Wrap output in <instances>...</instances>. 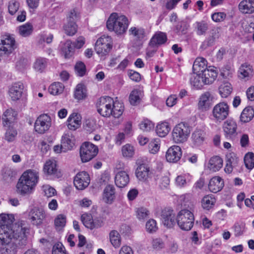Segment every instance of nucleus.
Here are the masks:
<instances>
[{
  "label": "nucleus",
  "instance_id": "obj_1",
  "mask_svg": "<svg viewBox=\"0 0 254 254\" xmlns=\"http://www.w3.org/2000/svg\"><path fill=\"white\" fill-rule=\"evenodd\" d=\"M14 220L12 214L0 215V242L7 243L11 240L12 235L26 232V229L18 224L13 225Z\"/></svg>",
  "mask_w": 254,
  "mask_h": 254
},
{
  "label": "nucleus",
  "instance_id": "obj_2",
  "mask_svg": "<svg viewBox=\"0 0 254 254\" xmlns=\"http://www.w3.org/2000/svg\"><path fill=\"white\" fill-rule=\"evenodd\" d=\"M39 180V173L35 170H28L21 176L16 184V192L21 195L31 194Z\"/></svg>",
  "mask_w": 254,
  "mask_h": 254
},
{
  "label": "nucleus",
  "instance_id": "obj_3",
  "mask_svg": "<svg viewBox=\"0 0 254 254\" xmlns=\"http://www.w3.org/2000/svg\"><path fill=\"white\" fill-rule=\"evenodd\" d=\"M11 240L7 243L0 242L5 248H1L2 254H16L17 250L22 248L27 243V239L25 233H21L20 234L11 236Z\"/></svg>",
  "mask_w": 254,
  "mask_h": 254
},
{
  "label": "nucleus",
  "instance_id": "obj_4",
  "mask_svg": "<svg viewBox=\"0 0 254 254\" xmlns=\"http://www.w3.org/2000/svg\"><path fill=\"white\" fill-rule=\"evenodd\" d=\"M128 26L127 18L124 15L112 13L107 22V27L109 31H114L118 35L124 34Z\"/></svg>",
  "mask_w": 254,
  "mask_h": 254
},
{
  "label": "nucleus",
  "instance_id": "obj_5",
  "mask_svg": "<svg viewBox=\"0 0 254 254\" xmlns=\"http://www.w3.org/2000/svg\"><path fill=\"white\" fill-rule=\"evenodd\" d=\"M194 220L193 214L190 211L182 209L178 213L176 222L182 230L189 231L192 227Z\"/></svg>",
  "mask_w": 254,
  "mask_h": 254
},
{
  "label": "nucleus",
  "instance_id": "obj_6",
  "mask_svg": "<svg viewBox=\"0 0 254 254\" xmlns=\"http://www.w3.org/2000/svg\"><path fill=\"white\" fill-rule=\"evenodd\" d=\"M190 128L187 124L181 123L174 128L172 136L176 143H183L185 142L190 133Z\"/></svg>",
  "mask_w": 254,
  "mask_h": 254
},
{
  "label": "nucleus",
  "instance_id": "obj_7",
  "mask_svg": "<svg viewBox=\"0 0 254 254\" xmlns=\"http://www.w3.org/2000/svg\"><path fill=\"white\" fill-rule=\"evenodd\" d=\"M98 152V147L89 142H85L81 147L80 155L83 162L89 161L96 156Z\"/></svg>",
  "mask_w": 254,
  "mask_h": 254
},
{
  "label": "nucleus",
  "instance_id": "obj_8",
  "mask_svg": "<svg viewBox=\"0 0 254 254\" xmlns=\"http://www.w3.org/2000/svg\"><path fill=\"white\" fill-rule=\"evenodd\" d=\"M113 104V99L110 97H101L97 102L96 107L98 112L103 117H109L112 115L111 106Z\"/></svg>",
  "mask_w": 254,
  "mask_h": 254
},
{
  "label": "nucleus",
  "instance_id": "obj_9",
  "mask_svg": "<svg viewBox=\"0 0 254 254\" xmlns=\"http://www.w3.org/2000/svg\"><path fill=\"white\" fill-rule=\"evenodd\" d=\"M112 48V41L111 37L103 35L96 41L95 50L98 54L106 55Z\"/></svg>",
  "mask_w": 254,
  "mask_h": 254
},
{
  "label": "nucleus",
  "instance_id": "obj_10",
  "mask_svg": "<svg viewBox=\"0 0 254 254\" xmlns=\"http://www.w3.org/2000/svg\"><path fill=\"white\" fill-rule=\"evenodd\" d=\"M229 114V107L225 102H220L216 104L213 109L212 115L214 120L221 122L225 120Z\"/></svg>",
  "mask_w": 254,
  "mask_h": 254
},
{
  "label": "nucleus",
  "instance_id": "obj_11",
  "mask_svg": "<svg viewBox=\"0 0 254 254\" xmlns=\"http://www.w3.org/2000/svg\"><path fill=\"white\" fill-rule=\"evenodd\" d=\"M16 48L15 41L12 35L4 33L1 36L0 50L6 54H9Z\"/></svg>",
  "mask_w": 254,
  "mask_h": 254
},
{
  "label": "nucleus",
  "instance_id": "obj_12",
  "mask_svg": "<svg viewBox=\"0 0 254 254\" xmlns=\"http://www.w3.org/2000/svg\"><path fill=\"white\" fill-rule=\"evenodd\" d=\"M223 130L225 137L229 140H234L237 135V124L233 119L226 120L223 124Z\"/></svg>",
  "mask_w": 254,
  "mask_h": 254
},
{
  "label": "nucleus",
  "instance_id": "obj_13",
  "mask_svg": "<svg viewBox=\"0 0 254 254\" xmlns=\"http://www.w3.org/2000/svg\"><path fill=\"white\" fill-rule=\"evenodd\" d=\"M51 118L46 114L40 115L36 120L34 128L36 132L43 134L51 127Z\"/></svg>",
  "mask_w": 254,
  "mask_h": 254
},
{
  "label": "nucleus",
  "instance_id": "obj_14",
  "mask_svg": "<svg viewBox=\"0 0 254 254\" xmlns=\"http://www.w3.org/2000/svg\"><path fill=\"white\" fill-rule=\"evenodd\" d=\"M89 175L84 171L78 173L74 177V185L79 190H83L87 187L90 183Z\"/></svg>",
  "mask_w": 254,
  "mask_h": 254
},
{
  "label": "nucleus",
  "instance_id": "obj_15",
  "mask_svg": "<svg viewBox=\"0 0 254 254\" xmlns=\"http://www.w3.org/2000/svg\"><path fill=\"white\" fill-rule=\"evenodd\" d=\"M160 219L162 223L168 228H171L176 224L175 214L174 211L170 208L162 210Z\"/></svg>",
  "mask_w": 254,
  "mask_h": 254
},
{
  "label": "nucleus",
  "instance_id": "obj_16",
  "mask_svg": "<svg viewBox=\"0 0 254 254\" xmlns=\"http://www.w3.org/2000/svg\"><path fill=\"white\" fill-rule=\"evenodd\" d=\"M182 156L181 148L178 145H173L169 147L166 153V158L170 163L178 162Z\"/></svg>",
  "mask_w": 254,
  "mask_h": 254
},
{
  "label": "nucleus",
  "instance_id": "obj_17",
  "mask_svg": "<svg viewBox=\"0 0 254 254\" xmlns=\"http://www.w3.org/2000/svg\"><path fill=\"white\" fill-rule=\"evenodd\" d=\"M29 216L33 224L39 225L42 223L46 214L42 208L34 207L30 211Z\"/></svg>",
  "mask_w": 254,
  "mask_h": 254
},
{
  "label": "nucleus",
  "instance_id": "obj_18",
  "mask_svg": "<svg viewBox=\"0 0 254 254\" xmlns=\"http://www.w3.org/2000/svg\"><path fill=\"white\" fill-rule=\"evenodd\" d=\"M239 159L233 152L229 153L226 156V165L224 170L226 173H231L234 169H236L239 165Z\"/></svg>",
  "mask_w": 254,
  "mask_h": 254
},
{
  "label": "nucleus",
  "instance_id": "obj_19",
  "mask_svg": "<svg viewBox=\"0 0 254 254\" xmlns=\"http://www.w3.org/2000/svg\"><path fill=\"white\" fill-rule=\"evenodd\" d=\"M206 138V133L204 130L196 128L191 135V143L194 147H198L202 145Z\"/></svg>",
  "mask_w": 254,
  "mask_h": 254
},
{
  "label": "nucleus",
  "instance_id": "obj_20",
  "mask_svg": "<svg viewBox=\"0 0 254 254\" xmlns=\"http://www.w3.org/2000/svg\"><path fill=\"white\" fill-rule=\"evenodd\" d=\"M23 89L24 85L22 82H17L12 84L9 90V96L12 100H18L22 96Z\"/></svg>",
  "mask_w": 254,
  "mask_h": 254
},
{
  "label": "nucleus",
  "instance_id": "obj_21",
  "mask_svg": "<svg viewBox=\"0 0 254 254\" xmlns=\"http://www.w3.org/2000/svg\"><path fill=\"white\" fill-rule=\"evenodd\" d=\"M202 77L204 84H210L216 79L218 75L216 68L214 66H209L202 73Z\"/></svg>",
  "mask_w": 254,
  "mask_h": 254
},
{
  "label": "nucleus",
  "instance_id": "obj_22",
  "mask_svg": "<svg viewBox=\"0 0 254 254\" xmlns=\"http://www.w3.org/2000/svg\"><path fill=\"white\" fill-rule=\"evenodd\" d=\"M43 171L45 174L55 178H60L61 173L58 171L56 161L49 160L45 163Z\"/></svg>",
  "mask_w": 254,
  "mask_h": 254
},
{
  "label": "nucleus",
  "instance_id": "obj_23",
  "mask_svg": "<svg viewBox=\"0 0 254 254\" xmlns=\"http://www.w3.org/2000/svg\"><path fill=\"white\" fill-rule=\"evenodd\" d=\"M135 175L139 180L146 181L151 175L149 167L145 164H140L136 169Z\"/></svg>",
  "mask_w": 254,
  "mask_h": 254
},
{
  "label": "nucleus",
  "instance_id": "obj_24",
  "mask_svg": "<svg viewBox=\"0 0 254 254\" xmlns=\"http://www.w3.org/2000/svg\"><path fill=\"white\" fill-rule=\"evenodd\" d=\"M224 181L219 176H215L211 178L208 184L209 190L213 193L220 191L224 187Z\"/></svg>",
  "mask_w": 254,
  "mask_h": 254
},
{
  "label": "nucleus",
  "instance_id": "obj_25",
  "mask_svg": "<svg viewBox=\"0 0 254 254\" xmlns=\"http://www.w3.org/2000/svg\"><path fill=\"white\" fill-rule=\"evenodd\" d=\"M167 40L166 34L162 32H156L149 42L150 47H158L165 44Z\"/></svg>",
  "mask_w": 254,
  "mask_h": 254
},
{
  "label": "nucleus",
  "instance_id": "obj_26",
  "mask_svg": "<svg viewBox=\"0 0 254 254\" xmlns=\"http://www.w3.org/2000/svg\"><path fill=\"white\" fill-rule=\"evenodd\" d=\"M61 144L64 152L71 150L74 145V139L70 132L64 133L62 137Z\"/></svg>",
  "mask_w": 254,
  "mask_h": 254
},
{
  "label": "nucleus",
  "instance_id": "obj_27",
  "mask_svg": "<svg viewBox=\"0 0 254 254\" xmlns=\"http://www.w3.org/2000/svg\"><path fill=\"white\" fill-rule=\"evenodd\" d=\"M129 181V176L124 171H119L116 175L115 182L119 188H124L126 186Z\"/></svg>",
  "mask_w": 254,
  "mask_h": 254
},
{
  "label": "nucleus",
  "instance_id": "obj_28",
  "mask_svg": "<svg viewBox=\"0 0 254 254\" xmlns=\"http://www.w3.org/2000/svg\"><path fill=\"white\" fill-rule=\"evenodd\" d=\"M212 98L209 92H206L203 94L199 98L198 104V108L202 111L209 109L211 104Z\"/></svg>",
  "mask_w": 254,
  "mask_h": 254
},
{
  "label": "nucleus",
  "instance_id": "obj_29",
  "mask_svg": "<svg viewBox=\"0 0 254 254\" xmlns=\"http://www.w3.org/2000/svg\"><path fill=\"white\" fill-rule=\"evenodd\" d=\"M67 123L68 128L74 130L79 128L81 125V117L77 113H72L68 117Z\"/></svg>",
  "mask_w": 254,
  "mask_h": 254
},
{
  "label": "nucleus",
  "instance_id": "obj_30",
  "mask_svg": "<svg viewBox=\"0 0 254 254\" xmlns=\"http://www.w3.org/2000/svg\"><path fill=\"white\" fill-rule=\"evenodd\" d=\"M253 73L252 66L247 64H242L239 68L238 76L241 79L248 80L253 76Z\"/></svg>",
  "mask_w": 254,
  "mask_h": 254
},
{
  "label": "nucleus",
  "instance_id": "obj_31",
  "mask_svg": "<svg viewBox=\"0 0 254 254\" xmlns=\"http://www.w3.org/2000/svg\"><path fill=\"white\" fill-rule=\"evenodd\" d=\"M115 198V189L112 185H108L104 189L103 199L107 203L111 204Z\"/></svg>",
  "mask_w": 254,
  "mask_h": 254
},
{
  "label": "nucleus",
  "instance_id": "obj_32",
  "mask_svg": "<svg viewBox=\"0 0 254 254\" xmlns=\"http://www.w3.org/2000/svg\"><path fill=\"white\" fill-rule=\"evenodd\" d=\"M17 115V112L12 108L7 109L2 117V122L3 126L9 125L14 121Z\"/></svg>",
  "mask_w": 254,
  "mask_h": 254
},
{
  "label": "nucleus",
  "instance_id": "obj_33",
  "mask_svg": "<svg viewBox=\"0 0 254 254\" xmlns=\"http://www.w3.org/2000/svg\"><path fill=\"white\" fill-rule=\"evenodd\" d=\"M240 11L243 13H252L254 12V0H243L239 5Z\"/></svg>",
  "mask_w": 254,
  "mask_h": 254
},
{
  "label": "nucleus",
  "instance_id": "obj_34",
  "mask_svg": "<svg viewBox=\"0 0 254 254\" xmlns=\"http://www.w3.org/2000/svg\"><path fill=\"white\" fill-rule=\"evenodd\" d=\"M81 220L84 225L90 229L101 227V223L97 224L96 221H94L91 215L83 214L81 216Z\"/></svg>",
  "mask_w": 254,
  "mask_h": 254
},
{
  "label": "nucleus",
  "instance_id": "obj_35",
  "mask_svg": "<svg viewBox=\"0 0 254 254\" xmlns=\"http://www.w3.org/2000/svg\"><path fill=\"white\" fill-rule=\"evenodd\" d=\"M254 117V110L252 107H246L242 111L240 119L242 123H246L250 122Z\"/></svg>",
  "mask_w": 254,
  "mask_h": 254
},
{
  "label": "nucleus",
  "instance_id": "obj_36",
  "mask_svg": "<svg viewBox=\"0 0 254 254\" xmlns=\"http://www.w3.org/2000/svg\"><path fill=\"white\" fill-rule=\"evenodd\" d=\"M223 165V160L219 156L212 157L208 163V167L210 170L216 172L220 169Z\"/></svg>",
  "mask_w": 254,
  "mask_h": 254
},
{
  "label": "nucleus",
  "instance_id": "obj_37",
  "mask_svg": "<svg viewBox=\"0 0 254 254\" xmlns=\"http://www.w3.org/2000/svg\"><path fill=\"white\" fill-rule=\"evenodd\" d=\"M143 95V91L138 89H135L133 90L129 97V100L130 103L132 105H137L140 102L141 98Z\"/></svg>",
  "mask_w": 254,
  "mask_h": 254
},
{
  "label": "nucleus",
  "instance_id": "obj_38",
  "mask_svg": "<svg viewBox=\"0 0 254 254\" xmlns=\"http://www.w3.org/2000/svg\"><path fill=\"white\" fill-rule=\"evenodd\" d=\"M207 68V61L204 58L198 57L195 59L193 65V70L202 73Z\"/></svg>",
  "mask_w": 254,
  "mask_h": 254
},
{
  "label": "nucleus",
  "instance_id": "obj_39",
  "mask_svg": "<svg viewBox=\"0 0 254 254\" xmlns=\"http://www.w3.org/2000/svg\"><path fill=\"white\" fill-rule=\"evenodd\" d=\"M129 35L135 40L141 41L145 37V30L141 27H131L128 30Z\"/></svg>",
  "mask_w": 254,
  "mask_h": 254
},
{
  "label": "nucleus",
  "instance_id": "obj_40",
  "mask_svg": "<svg viewBox=\"0 0 254 254\" xmlns=\"http://www.w3.org/2000/svg\"><path fill=\"white\" fill-rule=\"evenodd\" d=\"M110 241L115 248H119L121 245V237L119 233L116 230H112L109 233Z\"/></svg>",
  "mask_w": 254,
  "mask_h": 254
},
{
  "label": "nucleus",
  "instance_id": "obj_41",
  "mask_svg": "<svg viewBox=\"0 0 254 254\" xmlns=\"http://www.w3.org/2000/svg\"><path fill=\"white\" fill-rule=\"evenodd\" d=\"M200 74L201 73L198 74L193 73L191 74L190 80L191 85L198 89H201L204 84L202 75L200 76Z\"/></svg>",
  "mask_w": 254,
  "mask_h": 254
},
{
  "label": "nucleus",
  "instance_id": "obj_42",
  "mask_svg": "<svg viewBox=\"0 0 254 254\" xmlns=\"http://www.w3.org/2000/svg\"><path fill=\"white\" fill-rule=\"evenodd\" d=\"M208 29V25L204 21L196 22L194 24V30L198 36L203 35Z\"/></svg>",
  "mask_w": 254,
  "mask_h": 254
},
{
  "label": "nucleus",
  "instance_id": "obj_43",
  "mask_svg": "<svg viewBox=\"0 0 254 254\" xmlns=\"http://www.w3.org/2000/svg\"><path fill=\"white\" fill-rule=\"evenodd\" d=\"M111 106L112 116L115 118H119L123 114L124 111V106L123 103L113 100V104Z\"/></svg>",
  "mask_w": 254,
  "mask_h": 254
},
{
  "label": "nucleus",
  "instance_id": "obj_44",
  "mask_svg": "<svg viewBox=\"0 0 254 254\" xmlns=\"http://www.w3.org/2000/svg\"><path fill=\"white\" fill-rule=\"evenodd\" d=\"M16 172L9 168H4L2 171V179L5 183H10L15 179Z\"/></svg>",
  "mask_w": 254,
  "mask_h": 254
},
{
  "label": "nucleus",
  "instance_id": "obj_45",
  "mask_svg": "<svg viewBox=\"0 0 254 254\" xmlns=\"http://www.w3.org/2000/svg\"><path fill=\"white\" fill-rule=\"evenodd\" d=\"M215 202V198L212 195H206L201 200V205L204 209L209 210L213 207Z\"/></svg>",
  "mask_w": 254,
  "mask_h": 254
},
{
  "label": "nucleus",
  "instance_id": "obj_46",
  "mask_svg": "<svg viewBox=\"0 0 254 254\" xmlns=\"http://www.w3.org/2000/svg\"><path fill=\"white\" fill-rule=\"evenodd\" d=\"M48 60L44 58H39L34 63L33 67L40 72H43L47 65Z\"/></svg>",
  "mask_w": 254,
  "mask_h": 254
},
{
  "label": "nucleus",
  "instance_id": "obj_47",
  "mask_svg": "<svg viewBox=\"0 0 254 254\" xmlns=\"http://www.w3.org/2000/svg\"><path fill=\"white\" fill-rule=\"evenodd\" d=\"M17 135V131L13 126L9 125L5 133V139L8 142H13Z\"/></svg>",
  "mask_w": 254,
  "mask_h": 254
},
{
  "label": "nucleus",
  "instance_id": "obj_48",
  "mask_svg": "<svg viewBox=\"0 0 254 254\" xmlns=\"http://www.w3.org/2000/svg\"><path fill=\"white\" fill-rule=\"evenodd\" d=\"M170 130V127L167 123L164 122L159 124L156 127V132L161 137L166 135Z\"/></svg>",
  "mask_w": 254,
  "mask_h": 254
},
{
  "label": "nucleus",
  "instance_id": "obj_49",
  "mask_svg": "<svg viewBox=\"0 0 254 254\" xmlns=\"http://www.w3.org/2000/svg\"><path fill=\"white\" fill-rule=\"evenodd\" d=\"M74 97L78 100L84 99L86 96V90L82 84L77 85L74 91Z\"/></svg>",
  "mask_w": 254,
  "mask_h": 254
},
{
  "label": "nucleus",
  "instance_id": "obj_50",
  "mask_svg": "<svg viewBox=\"0 0 254 254\" xmlns=\"http://www.w3.org/2000/svg\"><path fill=\"white\" fill-rule=\"evenodd\" d=\"M64 32L68 36H73L77 32V25L75 22H67L64 27Z\"/></svg>",
  "mask_w": 254,
  "mask_h": 254
},
{
  "label": "nucleus",
  "instance_id": "obj_51",
  "mask_svg": "<svg viewBox=\"0 0 254 254\" xmlns=\"http://www.w3.org/2000/svg\"><path fill=\"white\" fill-rule=\"evenodd\" d=\"M19 34L23 37H27L31 34L33 31V26L29 23H27L18 27Z\"/></svg>",
  "mask_w": 254,
  "mask_h": 254
},
{
  "label": "nucleus",
  "instance_id": "obj_52",
  "mask_svg": "<svg viewBox=\"0 0 254 254\" xmlns=\"http://www.w3.org/2000/svg\"><path fill=\"white\" fill-rule=\"evenodd\" d=\"M64 86L62 83L55 82L51 84L49 88V92L51 94L56 95L62 93Z\"/></svg>",
  "mask_w": 254,
  "mask_h": 254
},
{
  "label": "nucleus",
  "instance_id": "obj_53",
  "mask_svg": "<svg viewBox=\"0 0 254 254\" xmlns=\"http://www.w3.org/2000/svg\"><path fill=\"white\" fill-rule=\"evenodd\" d=\"M219 93L222 97L226 98L230 95L232 90V87L230 83H224L219 88Z\"/></svg>",
  "mask_w": 254,
  "mask_h": 254
},
{
  "label": "nucleus",
  "instance_id": "obj_54",
  "mask_svg": "<svg viewBox=\"0 0 254 254\" xmlns=\"http://www.w3.org/2000/svg\"><path fill=\"white\" fill-rule=\"evenodd\" d=\"M189 25L186 22L182 21L179 22L176 26L175 30L179 35H185L187 33Z\"/></svg>",
  "mask_w": 254,
  "mask_h": 254
},
{
  "label": "nucleus",
  "instance_id": "obj_55",
  "mask_svg": "<svg viewBox=\"0 0 254 254\" xmlns=\"http://www.w3.org/2000/svg\"><path fill=\"white\" fill-rule=\"evenodd\" d=\"M244 162L248 169H252L254 167V154L252 152L247 153L244 157Z\"/></svg>",
  "mask_w": 254,
  "mask_h": 254
},
{
  "label": "nucleus",
  "instance_id": "obj_56",
  "mask_svg": "<svg viewBox=\"0 0 254 254\" xmlns=\"http://www.w3.org/2000/svg\"><path fill=\"white\" fill-rule=\"evenodd\" d=\"M160 148L159 139L156 138L151 141L148 144L149 151L152 154L157 153Z\"/></svg>",
  "mask_w": 254,
  "mask_h": 254
},
{
  "label": "nucleus",
  "instance_id": "obj_57",
  "mask_svg": "<svg viewBox=\"0 0 254 254\" xmlns=\"http://www.w3.org/2000/svg\"><path fill=\"white\" fill-rule=\"evenodd\" d=\"M232 228L234 230L235 236L239 237L243 235L245 230V225L242 222H237L234 224Z\"/></svg>",
  "mask_w": 254,
  "mask_h": 254
},
{
  "label": "nucleus",
  "instance_id": "obj_58",
  "mask_svg": "<svg viewBox=\"0 0 254 254\" xmlns=\"http://www.w3.org/2000/svg\"><path fill=\"white\" fill-rule=\"evenodd\" d=\"M19 3L16 0H10L8 2V12L11 15L14 14L18 10Z\"/></svg>",
  "mask_w": 254,
  "mask_h": 254
},
{
  "label": "nucleus",
  "instance_id": "obj_59",
  "mask_svg": "<svg viewBox=\"0 0 254 254\" xmlns=\"http://www.w3.org/2000/svg\"><path fill=\"white\" fill-rule=\"evenodd\" d=\"M139 127L143 131H148L154 128V124L150 120L144 119L139 124Z\"/></svg>",
  "mask_w": 254,
  "mask_h": 254
},
{
  "label": "nucleus",
  "instance_id": "obj_60",
  "mask_svg": "<svg viewBox=\"0 0 254 254\" xmlns=\"http://www.w3.org/2000/svg\"><path fill=\"white\" fill-rule=\"evenodd\" d=\"M74 68L77 75L83 76L85 75L86 73V66L83 63L81 62L77 63Z\"/></svg>",
  "mask_w": 254,
  "mask_h": 254
},
{
  "label": "nucleus",
  "instance_id": "obj_61",
  "mask_svg": "<svg viewBox=\"0 0 254 254\" xmlns=\"http://www.w3.org/2000/svg\"><path fill=\"white\" fill-rule=\"evenodd\" d=\"M122 151L123 155L126 157H131L134 154L133 148L129 144H126L123 146Z\"/></svg>",
  "mask_w": 254,
  "mask_h": 254
},
{
  "label": "nucleus",
  "instance_id": "obj_62",
  "mask_svg": "<svg viewBox=\"0 0 254 254\" xmlns=\"http://www.w3.org/2000/svg\"><path fill=\"white\" fill-rule=\"evenodd\" d=\"M136 213L137 217L139 220L144 219L148 216L149 214L148 210L144 207L138 208Z\"/></svg>",
  "mask_w": 254,
  "mask_h": 254
},
{
  "label": "nucleus",
  "instance_id": "obj_63",
  "mask_svg": "<svg viewBox=\"0 0 254 254\" xmlns=\"http://www.w3.org/2000/svg\"><path fill=\"white\" fill-rule=\"evenodd\" d=\"M146 229L147 232L153 233L157 230L156 222L154 219L149 220L146 224Z\"/></svg>",
  "mask_w": 254,
  "mask_h": 254
},
{
  "label": "nucleus",
  "instance_id": "obj_64",
  "mask_svg": "<svg viewBox=\"0 0 254 254\" xmlns=\"http://www.w3.org/2000/svg\"><path fill=\"white\" fill-rule=\"evenodd\" d=\"M52 254H66L62 244L57 243L53 246Z\"/></svg>",
  "mask_w": 254,
  "mask_h": 254
}]
</instances>
